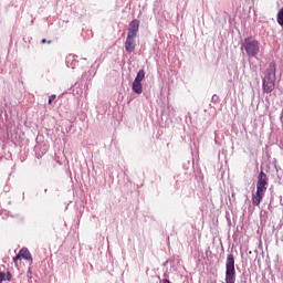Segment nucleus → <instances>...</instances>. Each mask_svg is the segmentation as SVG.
Wrapping results in <instances>:
<instances>
[{"instance_id":"nucleus-1","label":"nucleus","mask_w":283,"mask_h":283,"mask_svg":"<svg viewBox=\"0 0 283 283\" xmlns=\"http://www.w3.org/2000/svg\"><path fill=\"white\" fill-rule=\"evenodd\" d=\"M276 72L277 65L275 64V61L270 62L262 78V90L264 94H271V92L275 90V81H277L275 75Z\"/></svg>"},{"instance_id":"nucleus-2","label":"nucleus","mask_w":283,"mask_h":283,"mask_svg":"<svg viewBox=\"0 0 283 283\" xmlns=\"http://www.w3.org/2000/svg\"><path fill=\"white\" fill-rule=\"evenodd\" d=\"M241 50H244L247 56L250 59H255L260 54V41L255 40L253 36L244 38L241 43Z\"/></svg>"},{"instance_id":"nucleus-3","label":"nucleus","mask_w":283,"mask_h":283,"mask_svg":"<svg viewBox=\"0 0 283 283\" xmlns=\"http://www.w3.org/2000/svg\"><path fill=\"white\" fill-rule=\"evenodd\" d=\"M226 283H235V258L233 256V253H230L227 256Z\"/></svg>"},{"instance_id":"nucleus-4","label":"nucleus","mask_w":283,"mask_h":283,"mask_svg":"<svg viewBox=\"0 0 283 283\" xmlns=\"http://www.w3.org/2000/svg\"><path fill=\"white\" fill-rule=\"evenodd\" d=\"M266 189H269V176L264 170H261L258 175L256 191L266 193Z\"/></svg>"},{"instance_id":"nucleus-5","label":"nucleus","mask_w":283,"mask_h":283,"mask_svg":"<svg viewBox=\"0 0 283 283\" xmlns=\"http://www.w3.org/2000/svg\"><path fill=\"white\" fill-rule=\"evenodd\" d=\"M140 28V20L134 19L128 25L127 36H138V30Z\"/></svg>"},{"instance_id":"nucleus-6","label":"nucleus","mask_w":283,"mask_h":283,"mask_svg":"<svg viewBox=\"0 0 283 283\" xmlns=\"http://www.w3.org/2000/svg\"><path fill=\"white\" fill-rule=\"evenodd\" d=\"M124 45H125V51L128 54H132V52L136 50V38L127 35Z\"/></svg>"},{"instance_id":"nucleus-7","label":"nucleus","mask_w":283,"mask_h":283,"mask_svg":"<svg viewBox=\"0 0 283 283\" xmlns=\"http://www.w3.org/2000/svg\"><path fill=\"white\" fill-rule=\"evenodd\" d=\"M48 149H50L48 144H36L34 146L35 158H43L48 154Z\"/></svg>"},{"instance_id":"nucleus-8","label":"nucleus","mask_w":283,"mask_h":283,"mask_svg":"<svg viewBox=\"0 0 283 283\" xmlns=\"http://www.w3.org/2000/svg\"><path fill=\"white\" fill-rule=\"evenodd\" d=\"M264 198V192L256 190V195L252 197L253 207H260L262 199Z\"/></svg>"},{"instance_id":"nucleus-9","label":"nucleus","mask_w":283,"mask_h":283,"mask_svg":"<svg viewBox=\"0 0 283 283\" xmlns=\"http://www.w3.org/2000/svg\"><path fill=\"white\" fill-rule=\"evenodd\" d=\"M19 253L23 260H28V262L32 264V254L30 253V250H28V248H22Z\"/></svg>"},{"instance_id":"nucleus-10","label":"nucleus","mask_w":283,"mask_h":283,"mask_svg":"<svg viewBox=\"0 0 283 283\" xmlns=\"http://www.w3.org/2000/svg\"><path fill=\"white\" fill-rule=\"evenodd\" d=\"M76 65H78V61H76L74 55L66 56V66L71 67V70H74Z\"/></svg>"},{"instance_id":"nucleus-11","label":"nucleus","mask_w":283,"mask_h":283,"mask_svg":"<svg viewBox=\"0 0 283 283\" xmlns=\"http://www.w3.org/2000/svg\"><path fill=\"white\" fill-rule=\"evenodd\" d=\"M132 90L135 94H143V83L134 81Z\"/></svg>"},{"instance_id":"nucleus-12","label":"nucleus","mask_w":283,"mask_h":283,"mask_svg":"<svg viewBox=\"0 0 283 283\" xmlns=\"http://www.w3.org/2000/svg\"><path fill=\"white\" fill-rule=\"evenodd\" d=\"M12 281V274L10 272H0V283L3 282H11Z\"/></svg>"},{"instance_id":"nucleus-13","label":"nucleus","mask_w":283,"mask_h":283,"mask_svg":"<svg viewBox=\"0 0 283 283\" xmlns=\"http://www.w3.org/2000/svg\"><path fill=\"white\" fill-rule=\"evenodd\" d=\"M145 78V70H139L136 77H135V82L137 83H143V80Z\"/></svg>"},{"instance_id":"nucleus-14","label":"nucleus","mask_w":283,"mask_h":283,"mask_svg":"<svg viewBox=\"0 0 283 283\" xmlns=\"http://www.w3.org/2000/svg\"><path fill=\"white\" fill-rule=\"evenodd\" d=\"M211 103H213L214 105H218V103H220V96H218L216 94L212 95Z\"/></svg>"},{"instance_id":"nucleus-15","label":"nucleus","mask_w":283,"mask_h":283,"mask_svg":"<svg viewBox=\"0 0 283 283\" xmlns=\"http://www.w3.org/2000/svg\"><path fill=\"white\" fill-rule=\"evenodd\" d=\"M54 101H56V95H51L50 97H49V105H52V102H54Z\"/></svg>"},{"instance_id":"nucleus-16","label":"nucleus","mask_w":283,"mask_h":283,"mask_svg":"<svg viewBox=\"0 0 283 283\" xmlns=\"http://www.w3.org/2000/svg\"><path fill=\"white\" fill-rule=\"evenodd\" d=\"M27 277H28V280H31V279H32V268H29V269H28Z\"/></svg>"},{"instance_id":"nucleus-17","label":"nucleus","mask_w":283,"mask_h":283,"mask_svg":"<svg viewBox=\"0 0 283 283\" xmlns=\"http://www.w3.org/2000/svg\"><path fill=\"white\" fill-rule=\"evenodd\" d=\"M21 258H22L21 253L19 252V254L13 258V262H17L18 260H21Z\"/></svg>"},{"instance_id":"nucleus-18","label":"nucleus","mask_w":283,"mask_h":283,"mask_svg":"<svg viewBox=\"0 0 283 283\" xmlns=\"http://www.w3.org/2000/svg\"><path fill=\"white\" fill-rule=\"evenodd\" d=\"M163 283H171V281L167 280V279H164L163 280Z\"/></svg>"},{"instance_id":"nucleus-19","label":"nucleus","mask_w":283,"mask_h":283,"mask_svg":"<svg viewBox=\"0 0 283 283\" xmlns=\"http://www.w3.org/2000/svg\"><path fill=\"white\" fill-rule=\"evenodd\" d=\"M41 43H48V40L42 39Z\"/></svg>"},{"instance_id":"nucleus-20","label":"nucleus","mask_w":283,"mask_h":283,"mask_svg":"<svg viewBox=\"0 0 283 283\" xmlns=\"http://www.w3.org/2000/svg\"><path fill=\"white\" fill-rule=\"evenodd\" d=\"M48 43H49V44L52 43V40H49Z\"/></svg>"},{"instance_id":"nucleus-21","label":"nucleus","mask_w":283,"mask_h":283,"mask_svg":"<svg viewBox=\"0 0 283 283\" xmlns=\"http://www.w3.org/2000/svg\"><path fill=\"white\" fill-rule=\"evenodd\" d=\"M44 193H48V189H44Z\"/></svg>"}]
</instances>
